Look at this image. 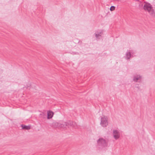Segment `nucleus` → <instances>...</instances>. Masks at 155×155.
<instances>
[{
    "label": "nucleus",
    "mask_w": 155,
    "mask_h": 155,
    "mask_svg": "<svg viewBox=\"0 0 155 155\" xmlns=\"http://www.w3.org/2000/svg\"><path fill=\"white\" fill-rule=\"evenodd\" d=\"M97 146L98 148L100 149L109 147L108 140L102 137L99 138L97 140Z\"/></svg>",
    "instance_id": "f257e3e1"
},
{
    "label": "nucleus",
    "mask_w": 155,
    "mask_h": 155,
    "mask_svg": "<svg viewBox=\"0 0 155 155\" xmlns=\"http://www.w3.org/2000/svg\"><path fill=\"white\" fill-rule=\"evenodd\" d=\"M135 87L138 88V89H139V84H136L135 85Z\"/></svg>",
    "instance_id": "f8f14e48"
},
{
    "label": "nucleus",
    "mask_w": 155,
    "mask_h": 155,
    "mask_svg": "<svg viewBox=\"0 0 155 155\" xmlns=\"http://www.w3.org/2000/svg\"><path fill=\"white\" fill-rule=\"evenodd\" d=\"M100 124L103 127H106L108 125V121L106 117L104 116L101 118Z\"/></svg>",
    "instance_id": "39448f33"
},
{
    "label": "nucleus",
    "mask_w": 155,
    "mask_h": 155,
    "mask_svg": "<svg viewBox=\"0 0 155 155\" xmlns=\"http://www.w3.org/2000/svg\"><path fill=\"white\" fill-rule=\"evenodd\" d=\"M134 52L131 50H127L124 56V58L126 60H130L131 58L133 57Z\"/></svg>",
    "instance_id": "20e7f679"
},
{
    "label": "nucleus",
    "mask_w": 155,
    "mask_h": 155,
    "mask_svg": "<svg viewBox=\"0 0 155 155\" xmlns=\"http://www.w3.org/2000/svg\"><path fill=\"white\" fill-rule=\"evenodd\" d=\"M54 114L53 112L51 111H49L48 112L47 118L48 119L51 118L53 116Z\"/></svg>",
    "instance_id": "1a4fd4ad"
},
{
    "label": "nucleus",
    "mask_w": 155,
    "mask_h": 155,
    "mask_svg": "<svg viewBox=\"0 0 155 155\" xmlns=\"http://www.w3.org/2000/svg\"><path fill=\"white\" fill-rule=\"evenodd\" d=\"M141 76L138 74L134 75L133 78V81L135 82H137L138 80H140Z\"/></svg>",
    "instance_id": "6e6552de"
},
{
    "label": "nucleus",
    "mask_w": 155,
    "mask_h": 155,
    "mask_svg": "<svg viewBox=\"0 0 155 155\" xmlns=\"http://www.w3.org/2000/svg\"><path fill=\"white\" fill-rule=\"evenodd\" d=\"M74 122V123H75V124H74V126H73V127H75V125H77V124H76V123H75V122ZM76 127H77V126H76Z\"/></svg>",
    "instance_id": "4468645a"
},
{
    "label": "nucleus",
    "mask_w": 155,
    "mask_h": 155,
    "mask_svg": "<svg viewBox=\"0 0 155 155\" xmlns=\"http://www.w3.org/2000/svg\"><path fill=\"white\" fill-rule=\"evenodd\" d=\"M74 124H75L71 121H68V122H61L57 124L58 126L61 128H65L66 127H69V126H74Z\"/></svg>",
    "instance_id": "7ed1b4c3"
},
{
    "label": "nucleus",
    "mask_w": 155,
    "mask_h": 155,
    "mask_svg": "<svg viewBox=\"0 0 155 155\" xmlns=\"http://www.w3.org/2000/svg\"><path fill=\"white\" fill-rule=\"evenodd\" d=\"M145 4L143 6V8L146 11L148 12L150 15L152 16H155L154 10L153 9L152 5L149 3L144 2Z\"/></svg>",
    "instance_id": "f03ea898"
},
{
    "label": "nucleus",
    "mask_w": 155,
    "mask_h": 155,
    "mask_svg": "<svg viewBox=\"0 0 155 155\" xmlns=\"http://www.w3.org/2000/svg\"><path fill=\"white\" fill-rule=\"evenodd\" d=\"M103 34V32L102 30H98L95 31L94 35L97 39L98 40L102 38Z\"/></svg>",
    "instance_id": "423d86ee"
},
{
    "label": "nucleus",
    "mask_w": 155,
    "mask_h": 155,
    "mask_svg": "<svg viewBox=\"0 0 155 155\" xmlns=\"http://www.w3.org/2000/svg\"><path fill=\"white\" fill-rule=\"evenodd\" d=\"M115 7L114 6H111L110 8V10L111 11H113L115 9Z\"/></svg>",
    "instance_id": "9b49d317"
},
{
    "label": "nucleus",
    "mask_w": 155,
    "mask_h": 155,
    "mask_svg": "<svg viewBox=\"0 0 155 155\" xmlns=\"http://www.w3.org/2000/svg\"><path fill=\"white\" fill-rule=\"evenodd\" d=\"M113 134L114 138L116 140H118L120 137V132L117 130H113Z\"/></svg>",
    "instance_id": "0eeeda50"
},
{
    "label": "nucleus",
    "mask_w": 155,
    "mask_h": 155,
    "mask_svg": "<svg viewBox=\"0 0 155 155\" xmlns=\"http://www.w3.org/2000/svg\"><path fill=\"white\" fill-rule=\"evenodd\" d=\"M71 54H78V53L77 52H72L71 53Z\"/></svg>",
    "instance_id": "ddd939ff"
},
{
    "label": "nucleus",
    "mask_w": 155,
    "mask_h": 155,
    "mask_svg": "<svg viewBox=\"0 0 155 155\" xmlns=\"http://www.w3.org/2000/svg\"><path fill=\"white\" fill-rule=\"evenodd\" d=\"M22 128L23 129L29 130L30 129V127L29 126H26L23 125H21Z\"/></svg>",
    "instance_id": "9d476101"
}]
</instances>
